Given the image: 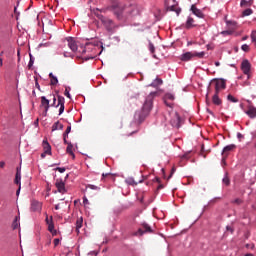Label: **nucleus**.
I'll return each mask as SVG.
<instances>
[{
  "mask_svg": "<svg viewBox=\"0 0 256 256\" xmlns=\"http://www.w3.org/2000/svg\"><path fill=\"white\" fill-rule=\"evenodd\" d=\"M253 247H255V245H253V244H246V248L247 249H253Z\"/></svg>",
  "mask_w": 256,
  "mask_h": 256,
  "instance_id": "obj_47",
  "label": "nucleus"
},
{
  "mask_svg": "<svg viewBox=\"0 0 256 256\" xmlns=\"http://www.w3.org/2000/svg\"><path fill=\"white\" fill-rule=\"evenodd\" d=\"M108 175H109V173L102 174V179H103L104 177H108Z\"/></svg>",
  "mask_w": 256,
  "mask_h": 256,
  "instance_id": "obj_58",
  "label": "nucleus"
},
{
  "mask_svg": "<svg viewBox=\"0 0 256 256\" xmlns=\"http://www.w3.org/2000/svg\"><path fill=\"white\" fill-rule=\"evenodd\" d=\"M222 35H231V31H223Z\"/></svg>",
  "mask_w": 256,
  "mask_h": 256,
  "instance_id": "obj_51",
  "label": "nucleus"
},
{
  "mask_svg": "<svg viewBox=\"0 0 256 256\" xmlns=\"http://www.w3.org/2000/svg\"><path fill=\"white\" fill-rule=\"evenodd\" d=\"M20 191H21V186H19L18 190L16 191V195H19Z\"/></svg>",
  "mask_w": 256,
  "mask_h": 256,
  "instance_id": "obj_56",
  "label": "nucleus"
},
{
  "mask_svg": "<svg viewBox=\"0 0 256 256\" xmlns=\"http://www.w3.org/2000/svg\"><path fill=\"white\" fill-rule=\"evenodd\" d=\"M83 204L84 205H89V200L87 199L86 196L83 197Z\"/></svg>",
  "mask_w": 256,
  "mask_h": 256,
  "instance_id": "obj_43",
  "label": "nucleus"
},
{
  "mask_svg": "<svg viewBox=\"0 0 256 256\" xmlns=\"http://www.w3.org/2000/svg\"><path fill=\"white\" fill-rule=\"evenodd\" d=\"M149 50L151 53H155V46L153 45V43L149 44Z\"/></svg>",
  "mask_w": 256,
  "mask_h": 256,
  "instance_id": "obj_41",
  "label": "nucleus"
},
{
  "mask_svg": "<svg viewBox=\"0 0 256 256\" xmlns=\"http://www.w3.org/2000/svg\"><path fill=\"white\" fill-rule=\"evenodd\" d=\"M192 27H196L195 20L192 17H188L186 21V29H192Z\"/></svg>",
  "mask_w": 256,
  "mask_h": 256,
  "instance_id": "obj_21",
  "label": "nucleus"
},
{
  "mask_svg": "<svg viewBox=\"0 0 256 256\" xmlns=\"http://www.w3.org/2000/svg\"><path fill=\"white\" fill-rule=\"evenodd\" d=\"M215 65H216V67H219V65H221V63L215 62Z\"/></svg>",
  "mask_w": 256,
  "mask_h": 256,
  "instance_id": "obj_61",
  "label": "nucleus"
},
{
  "mask_svg": "<svg viewBox=\"0 0 256 256\" xmlns=\"http://www.w3.org/2000/svg\"><path fill=\"white\" fill-rule=\"evenodd\" d=\"M246 115L250 117V119H255L256 117V108L253 105L248 106V110L246 111Z\"/></svg>",
  "mask_w": 256,
  "mask_h": 256,
  "instance_id": "obj_14",
  "label": "nucleus"
},
{
  "mask_svg": "<svg viewBox=\"0 0 256 256\" xmlns=\"http://www.w3.org/2000/svg\"><path fill=\"white\" fill-rule=\"evenodd\" d=\"M5 167V162H0V168Z\"/></svg>",
  "mask_w": 256,
  "mask_h": 256,
  "instance_id": "obj_55",
  "label": "nucleus"
},
{
  "mask_svg": "<svg viewBox=\"0 0 256 256\" xmlns=\"http://www.w3.org/2000/svg\"><path fill=\"white\" fill-rule=\"evenodd\" d=\"M159 85H163V80L161 78H156L151 84L150 87H159Z\"/></svg>",
  "mask_w": 256,
  "mask_h": 256,
  "instance_id": "obj_24",
  "label": "nucleus"
},
{
  "mask_svg": "<svg viewBox=\"0 0 256 256\" xmlns=\"http://www.w3.org/2000/svg\"><path fill=\"white\" fill-rule=\"evenodd\" d=\"M55 187L58 193H61L62 195H65V193H67V188H65V182H63V180L57 179L55 182Z\"/></svg>",
  "mask_w": 256,
  "mask_h": 256,
  "instance_id": "obj_9",
  "label": "nucleus"
},
{
  "mask_svg": "<svg viewBox=\"0 0 256 256\" xmlns=\"http://www.w3.org/2000/svg\"><path fill=\"white\" fill-rule=\"evenodd\" d=\"M169 11H174L177 15H179V13H181V8H178L177 5H172L170 7H168Z\"/></svg>",
  "mask_w": 256,
  "mask_h": 256,
  "instance_id": "obj_28",
  "label": "nucleus"
},
{
  "mask_svg": "<svg viewBox=\"0 0 256 256\" xmlns=\"http://www.w3.org/2000/svg\"><path fill=\"white\" fill-rule=\"evenodd\" d=\"M242 51H245V53L249 52V45L243 44L241 47Z\"/></svg>",
  "mask_w": 256,
  "mask_h": 256,
  "instance_id": "obj_38",
  "label": "nucleus"
},
{
  "mask_svg": "<svg viewBox=\"0 0 256 256\" xmlns=\"http://www.w3.org/2000/svg\"><path fill=\"white\" fill-rule=\"evenodd\" d=\"M211 85H214L215 93H221L223 89H226L227 83L225 79L215 78L211 81Z\"/></svg>",
  "mask_w": 256,
  "mask_h": 256,
  "instance_id": "obj_4",
  "label": "nucleus"
},
{
  "mask_svg": "<svg viewBox=\"0 0 256 256\" xmlns=\"http://www.w3.org/2000/svg\"><path fill=\"white\" fill-rule=\"evenodd\" d=\"M253 5V0H241L240 6L241 7H251Z\"/></svg>",
  "mask_w": 256,
  "mask_h": 256,
  "instance_id": "obj_25",
  "label": "nucleus"
},
{
  "mask_svg": "<svg viewBox=\"0 0 256 256\" xmlns=\"http://www.w3.org/2000/svg\"><path fill=\"white\" fill-rule=\"evenodd\" d=\"M42 209V204L39 201L33 200L31 203V211H38L40 212Z\"/></svg>",
  "mask_w": 256,
  "mask_h": 256,
  "instance_id": "obj_15",
  "label": "nucleus"
},
{
  "mask_svg": "<svg viewBox=\"0 0 256 256\" xmlns=\"http://www.w3.org/2000/svg\"><path fill=\"white\" fill-rule=\"evenodd\" d=\"M40 99H41V107H44V117H47V113L49 112V107H51V105L49 104L50 101L45 96H41Z\"/></svg>",
  "mask_w": 256,
  "mask_h": 256,
  "instance_id": "obj_10",
  "label": "nucleus"
},
{
  "mask_svg": "<svg viewBox=\"0 0 256 256\" xmlns=\"http://www.w3.org/2000/svg\"><path fill=\"white\" fill-rule=\"evenodd\" d=\"M71 133V125H69L67 127V129L65 130L63 137H69V134Z\"/></svg>",
  "mask_w": 256,
  "mask_h": 256,
  "instance_id": "obj_35",
  "label": "nucleus"
},
{
  "mask_svg": "<svg viewBox=\"0 0 256 256\" xmlns=\"http://www.w3.org/2000/svg\"><path fill=\"white\" fill-rule=\"evenodd\" d=\"M193 57H198V59H203L205 57V52H186L180 56L181 61H191Z\"/></svg>",
  "mask_w": 256,
  "mask_h": 256,
  "instance_id": "obj_3",
  "label": "nucleus"
},
{
  "mask_svg": "<svg viewBox=\"0 0 256 256\" xmlns=\"http://www.w3.org/2000/svg\"><path fill=\"white\" fill-rule=\"evenodd\" d=\"M46 223L48 225V231L52 233V235H55V225L53 224V216L50 217L46 216Z\"/></svg>",
  "mask_w": 256,
  "mask_h": 256,
  "instance_id": "obj_12",
  "label": "nucleus"
},
{
  "mask_svg": "<svg viewBox=\"0 0 256 256\" xmlns=\"http://www.w3.org/2000/svg\"><path fill=\"white\" fill-rule=\"evenodd\" d=\"M207 112L210 113V115H213V112H211V110L207 109Z\"/></svg>",
  "mask_w": 256,
  "mask_h": 256,
  "instance_id": "obj_63",
  "label": "nucleus"
},
{
  "mask_svg": "<svg viewBox=\"0 0 256 256\" xmlns=\"http://www.w3.org/2000/svg\"><path fill=\"white\" fill-rule=\"evenodd\" d=\"M42 146L44 149V152L47 153V155H51V144L47 140H43Z\"/></svg>",
  "mask_w": 256,
  "mask_h": 256,
  "instance_id": "obj_17",
  "label": "nucleus"
},
{
  "mask_svg": "<svg viewBox=\"0 0 256 256\" xmlns=\"http://www.w3.org/2000/svg\"><path fill=\"white\" fill-rule=\"evenodd\" d=\"M50 77V85H57V83H59V80L57 79V77L55 75H53V73L49 74Z\"/></svg>",
  "mask_w": 256,
  "mask_h": 256,
  "instance_id": "obj_27",
  "label": "nucleus"
},
{
  "mask_svg": "<svg viewBox=\"0 0 256 256\" xmlns=\"http://www.w3.org/2000/svg\"><path fill=\"white\" fill-rule=\"evenodd\" d=\"M88 187H89L90 189H97V186H95V185H88Z\"/></svg>",
  "mask_w": 256,
  "mask_h": 256,
  "instance_id": "obj_53",
  "label": "nucleus"
},
{
  "mask_svg": "<svg viewBox=\"0 0 256 256\" xmlns=\"http://www.w3.org/2000/svg\"><path fill=\"white\" fill-rule=\"evenodd\" d=\"M46 155H47V153L43 152V153L41 154L42 159H45Z\"/></svg>",
  "mask_w": 256,
  "mask_h": 256,
  "instance_id": "obj_54",
  "label": "nucleus"
},
{
  "mask_svg": "<svg viewBox=\"0 0 256 256\" xmlns=\"http://www.w3.org/2000/svg\"><path fill=\"white\" fill-rule=\"evenodd\" d=\"M172 127H175L176 129H179L181 127V117L178 113H175L173 118L170 121Z\"/></svg>",
  "mask_w": 256,
  "mask_h": 256,
  "instance_id": "obj_11",
  "label": "nucleus"
},
{
  "mask_svg": "<svg viewBox=\"0 0 256 256\" xmlns=\"http://www.w3.org/2000/svg\"><path fill=\"white\" fill-rule=\"evenodd\" d=\"M241 70L244 73V75H247L248 79L251 78V63L249 60H243L241 63Z\"/></svg>",
  "mask_w": 256,
  "mask_h": 256,
  "instance_id": "obj_8",
  "label": "nucleus"
},
{
  "mask_svg": "<svg viewBox=\"0 0 256 256\" xmlns=\"http://www.w3.org/2000/svg\"><path fill=\"white\" fill-rule=\"evenodd\" d=\"M56 211L59 210V204L55 205Z\"/></svg>",
  "mask_w": 256,
  "mask_h": 256,
  "instance_id": "obj_60",
  "label": "nucleus"
},
{
  "mask_svg": "<svg viewBox=\"0 0 256 256\" xmlns=\"http://www.w3.org/2000/svg\"><path fill=\"white\" fill-rule=\"evenodd\" d=\"M33 63H34V61H33V58H32V56L30 54V61L28 63V69H31V67H33Z\"/></svg>",
  "mask_w": 256,
  "mask_h": 256,
  "instance_id": "obj_40",
  "label": "nucleus"
},
{
  "mask_svg": "<svg viewBox=\"0 0 256 256\" xmlns=\"http://www.w3.org/2000/svg\"><path fill=\"white\" fill-rule=\"evenodd\" d=\"M94 47H95V45L93 43L87 42L85 44V47L82 50V53H87V52L89 53V52L93 51Z\"/></svg>",
  "mask_w": 256,
  "mask_h": 256,
  "instance_id": "obj_18",
  "label": "nucleus"
},
{
  "mask_svg": "<svg viewBox=\"0 0 256 256\" xmlns=\"http://www.w3.org/2000/svg\"><path fill=\"white\" fill-rule=\"evenodd\" d=\"M253 14V10L250 8H247L246 10L243 11L242 15L243 17H249V15Z\"/></svg>",
  "mask_w": 256,
  "mask_h": 256,
  "instance_id": "obj_32",
  "label": "nucleus"
},
{
  "mask_svg": "<svg viewBox=\"0 0 256 256\" xmlns=\"http://www.w3.org/2000/svg\"><path fill=\"white\" fill-rule=\"evenodd\" d=\"M164 103H165V105H166L167 107H172V104H171V103H168V102H167V99H164Z\"/></svg>",
  "mask_w": 256,
  "mask_h": 256,
  "instance_id": "obj_49",
  "label": "nucleus"
},
{
  "mask_svg": "<svg viewBox=\"0 0 256 256\" xmlns=\"http://www.w3.org/2000/svg\"><path fill=\"white\" fill-rule=\"evenodd\" d=\"M96 11H100V13H106L107 11H109V6H107L106 8H97Z\"/></svg>",
  "mask_w": 256,
  "mask_h": 256,
  "instance_id": "obj_39",
  "label": "nucleus"
},
{
  "mask_svg": "<svg viewBox=\"0 0 256 256\" xmlns=\"http://www.w3.org/2000/svg\"><path fill=\"white\" fill-rule=\"evenodd\" d=\"M56 171H59V173H65V168L58 167L56 168Z\"/></svg>",
  "mask_w": 256,
  "mask_h": 256,
  "instance_id": "obj_44",
  "label": "nucleus"
},
{
  "mask_svg": "<svg viewBox=\"0 0 256 256\" xmlns=\"http://www.w3.org/2000/svg\"><path fill=\"white\" fill-rule=\"evenodd\" d=\"M222 183L224 185H226V187H229V185H231V180L229 179V176L228 174L226 173L223 180H222Z\"/></svg>",
  "mask_w": 256,
  "mask_h": 256,
  "instance_id": "obj_29",
  "label": "nucleus"
},
{
  "mask_svg": "<svg viewBox=\"0 0 256 256\" xmlns=\"http://www.w3.org/2000/svg\"><path fill=\"white\" fill-rule=\"evenodd\" d=\"M19 216H16L13 223H12V229H19Z\"/></svg>",
  "mask_w": 256,
  "mask_h": 256,
  "instance_id": "obj_30",
  "label": "nucleus"
},
{
  "mask_svg": "<svg viewBox=\"0 0 256 256\" xmlns=\"http://www.w3.org/2000/svg\"><path fill=\"white\" fill-rule=\"evenodd\" d=\"M226 229H227V231H230V233H233V231H234L233 227H231V226H227Z\"/></svg>",
  "mask_w": 256,
  "mask_h": 256,
  "instance_id": "obj_48",
  "label": "nucleus"
},
{
  "mask_svg": "<svg viewBox=\"0 0 256 256\" xmlns=\"http://www.w3.org/2000/svg\"><path fill=\"white\" fill-rule=\"evenodd\" d=\"M164 99L169 100V101H174L175 100V96L171 93H168L164 96Z\"/></svg>",
  "mask_w": 256,
  "mask_h": 256,
  "instance_id": "obj_33",
  "label": "nucleus"
},
{
  "mask_svg": "<svg viewBox=\"0 0 256 256\" xmlns=\"http://www.w3.org/2000/svg\"><path fill=\"white\" fill-rule=\"evenodd\" d=\"M56 103H57V98L55 97V95H53V103L51 107H60L59 115H63L65 111V97L58 95V104L56 105Z\"/></svg>",
  "mask_w": 256,
  "mask_h": 256,
  "instance_id": "obj_5",
  "label": "nucleus"
},
{
  "mask_svg": "<svg viewBox=\"0 0 256 256\" xmlns=\"http://www.w3.org/2000/svg\"><path fill=\"white\" fill-rule=\"evenodd\" d=\"M217 199H221V198H215L212 200V203H215V201H217Z\"/></svg>",
  "mask_w": 256,
  "mask_h": 256,
  "instance_id": "obj_62",
  "label": "nucleus"
},
{
  "mask_svg": "<svg viewBox=\"0 0 256 256\" xmlns=\"http://www.w3.org/2000/svg\"><path fill=\"white\" fill-rule=\"evenodd\" d=\"M0 67H3V59L0 58Z\"/></svg>",
  "mask_w": 256,
  "mask_h": 256,
  "instance_id": "obj_57",
  "label": "nucleus"
},
{
  "mask_svg": "<svg viewBox=\"0 0 256 256\" xmlns=\"http://www.w3.org/2000/svg\"><path fill=\"white\" fill-rule=\"evenodd\" d=\"M153 95H156V93L152 92L150 96L146 98L142 109L135 113L134 119L136 121H139V123H143L147 115H149V113L151 112V109H153Z\"/></svg>",
  "mask_w": 256,
  "mask_h": 256,
  "instance_id": "obj_1",
  "label": "nucleus"
},
{
  "mask_svg": "<svg viewBox=\"0 0 256 256\" xmlns=\"http://www.w3.org/2000/svg\"><path fill=\"white\" fill-rule=\"evenodd\" d=\"M14 183L21 186V168H17Z\"/></svg>",
  "mask_w": 256,
  "mask_h": 256,
  "instance_id": "obj_19",
  "label": "nucleus"
},
{
  "mask_svg": "<svg viewBox=\"0 0 256 256\" xmlns=\"http://www.w3.org/2000/svg\"><path fill=\"white\" fill-rule=\"evenodd\" d=\"M98 17L99 19H101V22L103 23L107 31H113V29H115V22H113V20L105 18L102 15H98Z\"/></svg>",
  "mask_w": 256,
  "mask_h": 256,
  "instance_id": "obj_7",
  "label": "nucleus"
},
{
  "mask_svg": "<svg viewBox=\"0 0 256 256\" xmlns=\"http://www.w3.org/2000/svg\"><path fill=\"white\" fill-rule=\"evenodd\" d=\"M61 240H59L58 238L54 239V246L57 247V245H59Z\"/></svg>",
  "mask_w": 256,
  "mask_h": 256,
  "instance_id": "obj_45",
  "label": "nucleus"
},
{
  "mask_svg": "<svg viewBox=\"0 0 256 256\" xmlns=\"http://www.w3.org/2000/svg\"><path fill=\"white\" fill-rule=\"evenodd\" d=\"M231 203H233L234 205H241V203H243V200H241V198H236L235 200H232Z\"/></svg>",
  "mask_w": 256,
  "mask_h": 256,
  "instance_id": "obj_36",
  "label": "nucleus"
},
{
  "mask_svg": "<svg viewBox=\"0 0 256 256\" xmlns=\"http://www.w3.org/2000/svg\"><path fill=\"white\" fill-rule=\"evenodd\" d=\"M66 153L72 156V159H75V153H73V144L68 143V146L66 148Z\"/></svg>",
  "mask_w": 256,
  "mask_h": 256,
  "instance_id": "obj_23",
  "label": "nucleus"
},
{
  "mask_svg": "<svg viewBox=\"0 0 256 256\" xmlns=\"http://www.w3.org/2000/svg\"><path fill=\"white\" fill-rule=\"evenodd\" d=\"M228 101H231V103H237L239 100H237L233 95L229 94L227 96Z\"/></svg>",
  "mask_w": 256,
  "mask_h": 256,
  "instance_id": "obj_34",
  "label": "nucleus"
},
{
  "mask_svg": "<svg viewBox=\"0 0 256 256\" xmlns=\"http://www.w3.org/2000/svg\"><path fill=\"white\" fill-rule=\"evenodd\" d=\"M245 256H253L252 253L245 254Z\"/></svg>",
  "mask_w": 256,
  "mask_h": 256,
  "instance_id": "obj_64",
  "label": "nucleus"
},
{
  "mask_svg": "<svg viewBox=\"0 0 256 256\" xmlns=\"http://www.w3.org/2000/svg\"><path fill=\"white\" fill-rule=\"evenodd\" d=\"M83 227V218H80L76 221V231L79 233V229Z\"/></svg>",
  "mask_w": 256,
  "mask_h": 256,
  "instance_id": "obj_31",
  "label": "nucleus"
},
{
  "mask_svg": "<svg viewBox=\"0 0 256 256\" xmlns=\"http://www.w3.org/2000/svg\"><path fill=\"white\" fill-rule=\"evenodd\" d=\"M35 87L39 90V91H41V86L39 85V82L36 80V82H35Z\"/></svg>",
  "mask_w": 256,
  "mask_h": 256,
  "instance_id": "obj_46",
  "label": "nucleus"
},
{
  "mask_svg": "<svg viewBox=\"0 0 256 256\" xmlns=\"http://www.w3.org/2000/svg\"><path fill=\"white\" fill-rule=\"evenodd\" d=\"M64 95L68 97V99H71V94L69 93V90H67V88L65 89Z\"/></svg>",
  "mask_w": 256,
  "mask_h": 256,
  "instance_id": "obj_42",
  "label": "nucleus"
},
{
  "mask_svg": "<svg viewBox=\"0 0 256 256\" xmlns=\"http://www.w3.org/2000/svg\"><path fill=\"white\" fill-rule=\"evenodd\" d=\"M145 233H153V229H151V226H149V224L143 222L138 231L134 232V235L136 237H142V235H145Z\"/></svg>",
  "mask_w": 256,
  "mask_h": 256,
  "instance_id": "obj_6",
  "label": "nucleus"
},
{
  "mask_svg": "<svg viewBox=\"0 0 256 256\" xmlns=\"http://www.w3.org/2000/svg\"><path fill=\"white\" fill-rule=\"evenodd\" d=\"M63 141H64L65 145H69V142H67V137L63 136Z\"/></svg>",
  "mask_w": 256,
  "mask_h": 256,
  "instance_id": "obj_52",
  "label": "nucleus"
},
{
  "mask_svg": "<svg viewBox=\"0 0 256 256\" xmlns=\"http://www.w3.org/2000/svg\"><path fill=\"white\" fill-rule=\"evenodd\" d=\"M236 145L235 144H230L228 146H225L222 152V155H227V153H229V151H233V149H236Z\"/></svg>",
  "mask_w": 256,
  "mask_h": 256,
  "instance_id": "obj_22",
  "label": "nucleus"
},
{
  "mask_svg": "<svg viewBox=\"0 0 256 256\" xmlns=\"http://www.w3.org/2000/svg\"><path fill=\"white\" fill-rule=\"evenodd\" d=\"M108 9L119 19L123 15L125 8L117 0H113L111 5L108 6Z\"/></svg>",
  "mask_w": 256,
  "mask_h": 256,
  "instance_id": "obj_2",
  "label": "nucleus"
},
{
  "mask_svg": "<svg viewBox=\"0 0 256 256\" xmlns=\"http://www.w3.org/2000/svg\"><path fill=\"white\" fill-rule=\"evenodd\" d=\"M62 129H63V124H61L59 121L54 123L52 126V131H57V130L62 131Z\"/></svg>",
  "mask_w": 256,
  "mask_h": 256,
  "instance_id": "obj_26",
  "label": "nucleus"
},
{
  "mask_svg": "<svg viewBox=\"0 0 256 256\" xmlns=\"http://www.w3.org/2000/svg\"><path fill=\"white\" fill-rule=\"evenodd\" d=\"M237 138L241 141V139H243V134L238 133V134H237Z\"/></svg>",
  "mask_w": 256,
  "mask_h": 256,
  "instance_id": "obj_50",
  "label": "nucleus"
},
{
  "mask_svg": "<svg viewBox=\"0 0 256 256\" xmlns=\"http://www.w3.org/2000/svg\"><path fill=\"white\" fill-rule=\"evenodd\" d=\"M212 103L214 105H221L223 102L221 101V98H219V93L215 92V94L212 97Z\"/></svg>",
  "mask_w": 256,
  "mask_h": 256,
  "instance_id": "obj_20",
  "label": "nucleus"
},
{
  "mask_svg": "<svg viewBox=\"0 0 256 256\" xmlns=\"http://www.w3.org/2000/svg\"><path fill=\"white\" fill-rule=\"evenodd\" d=\"M191 11L196 17H199L200 19H203V12L197 8V6L192 5L191 6Z\"/></svg>",
  "mask_w": 256,
  "mask_h": 256,
  "instance_id": "obj_16",
  "label": "nucleus"
},
{
  "mask_svg": "<svg viewBox=\"0 0 256 256\" xmlns=\"http://www.w3.org/2000/svg\"><path fill=\"white\" fill-rule=\"evenodd\" d=\"M206 102H209V94H206Z\"/></svg>",
  "mask_w": 256,
  "mask_h": 256,
  "instance_id": "obj_59",
  "label": "nucleus"
},
{
  "mask_svg": "<svg viewBox=\"0 0 256 256\" xmlns=\"http://www.w3.org/2000/svg\"><path fill=\"white\" fill-rule=\"evenodd\" d=\"M251 39H252V43L256 44V31H252L251 33Z\"/></svg>",
  "mask_w": 256,
  "mask_h": 256,
  "instance_id": "obj_37",
  "label": "nucleus"
},
{
  "mask_svg": "<svg viewBox=\"0 0 256 256\" xmlns=\"http://www.w3.org/2000/svg\"><path fill=\"white\" fill-rule=\"evenodd\" d=\"M67 41H68L69 49H71L73 53L77 52V49H78L77 42L73 38H68Z\"/></svg>",
  "mask_w": 256,
  "mask_h": 256,
  "instance_id": "obj_13",
  "label": "nucleus"
}]
</instances>
